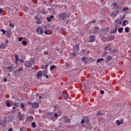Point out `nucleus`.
Instances as JSON below:
<instances>
[{"mask_svg": "<svg viewBox=\"0 0 131 131\" xmlns=\"http://www.w3.org/2000/svg\"><path fill=\"white\" fill-rule=\"evenodd\" d=\"M49 116H50L51 119L53 120V121H55L56 117H58L59 116L58 114H57L56 113H55V114H54V113H51L49 114Z\"/></svg>", "mask_w": 131, "mask_h": 131, "instance_id": "nucleus-1", "label": "nucleus"}, {"mask_svg": "<svg viewBox=\"0 0 131 131\" xmlns=\"http://www.w3.org/2000/svg\"><path fill=\"white\" fill-rule=\"evenodd\" d=\"M113 7L115 10H117V11H121V7L118 6V5H117V2H116L113 4Z\"/></svg>", "mask_w": 131, "mask_h": 131, "instance_id": "nucleus-2", "label": "nucleus"}, {"mask_svg": "<svg viewBox=\"0 0 131 131\" xmlns=\"http://www.w3.org/2000/svg\"><path fill=\"white\" fill-rule=\"evenodd\" d=\"M67 16L66 13H60L58 15V18H61L62 20H64ZM67 18H69V16H67Z\"/></svg>", "mask_w": 131, "mask_h": 131, "instance_id": "nucleus-3", "label": "nucleus"}, {"mask_svg": "<svg viewBox=\"0 0 131 131\" xmlns=\"http://www.w3.org/2000/svg\"><path fill=\"white\" fill-rule=\"evenodd\" d=\"M37 34H43V29L41 27H38L36 29Z\"/></svg>", "mask_w": 131, "mask_h": 131, "instance_id": "nucleus-4", "label": "nucleus"}, {"mask_svg": "<svg viewBox=\"0 0 131 131\" xmlns=\"http://www.w3.org/2000/svg\"><path fill=\"white\" fill-rule=\"evenodd\" d=\"M25 66L27 68H31V67H32V64H31V61H26Z\"/></svg>", "mask_w": 131, "mask_h": 131, "instance_id": "nucleus-5", "label": "nucleus"}, {"mask_svg": "<svg viewBox=\"0 0 131 131\" xmlns=\"http://www.w3.org/2000/svg\"><path fill=\"white\" fill-rule=\"evenodd\" d=\"M32 106L33 109H37V108H38L39 106V103L38 102H33Z\"/></svg>", "mask_w": 131, "mask_h": 131, "instance_id": "nucleus-6", "label": "nucleus"}, {"mask_svg": "<svg viewBox=\"0 0 131 131\" xmlns=\"http://www.w3.org/2000/svg\"><path fill=\"white\" fill-rule=\"evenodd\" d=\"M26 120L29 122H31L33 121V117L32 116H28L26 118Z\"/></svg>", "mask_w": 131, "mask_h": 131, "instance_id": "nucleus-7", "label": "nucleus"}, {"mask_svg": "<svg viewBox=\"0 0 131 131\" xmlns=\"http://www.w3.org/2000/svg\"><path fill=\"white\" fill-rule=\"evenodd\" d=\"M37 77L38 79H41V77H42V72L41 71H40L37 73Z\"/></svg>", "mask_w": 131, "mask_h": 131, "instance_id": "nucleus-8", "label": "nucleus"}, {"mask_svg": "<svg viewBox=\"0 0 131 131\" xmlns=\"http://www.w3.org/2000/svg\"><path fill=\"white\" fill-rule=\"evenodd\" d=\"M11 30H7L6 31V37H8V38H10L12 36V35L11 34Z\"/></svg>", "mask_w": 131, "mask_h": 131, "instance_id": "nucleus-9", "label": "nucleus"}, {"mask_svg": "<svg viewBox=\"0 0 131 131\" xmlns=\"http://www.w3.org/2000/svg\"><path fill=\"white\" fill-rule=\"evenodd\" d=\"M63 118L64 120L65 123H69V122H70V119H67V116H64L63 117Z\"/></svg>", "mask_w": 131, "mask_h": 131, "instance_id": "nucleus-10", "label": "nucleus"}, {"mask_svg": "<svg viewBox=\"0 0 131 131\" xmlns=\"http://www.w3.org/2000/svg\"><path fill=\"white\" fill-rule=\"evenodd\" d=\"M95 37H96V36H95V35L91 36L90 37V42H93V41H95Z\"/></svg>", "mask_w": 131, "mask_h": 131, "instance_id": "nucleus-11", "label": "nucleus"}, {"mask_svg": "<svg viewBox=\"0 0 131 131\" xmlns=\"http://www.w3.org/2000/svg\"><path fill=\"white\" fill-rule=\"evenodd\" d=\"M7 44L6 43H3L0 45V49H6L7 48Z\"/></svg>", "mask_w": 131, "mask_h": 131, "instance_id": "nucleus-12", "label": "nucleus"}, {"mask_svg": "<svg viewBox=\"0 0 131 131\" xmlns=\"http://www.w3.org/2000/svg\"><path fill=\"white\" fill-rule=\"evenodd\" d=\"M24 115L23 114H20L18 115V119L19 120H24Z\"/></svg>", "mask_w": 131, "mask_h": 131, "instance_id": "nucleus-13", "label": "nucleus"}, {"mask_svg": "<svg viewBox=\"0 0 131 131\" xmlns=\"http://www.w3.org/2000/svg\"><path fill=\"white\" fill-rule=\"evenodd\" d=\"M119 13H120V11L119 10H116V13H113L112 15L113 16V17H115L117 15H118V14H119Z\"/></svg>", "mask_w": 131, "mask_h": 131, "instance_id": "nucleus-14", "label": "nucleus"}, {"mask_svg": "<svg viewBox=\"0 0 131 131\" xmlns=\"http://www.w3.org/2000/svg\"><path fill=\"white\" fill-rule=\"evenodd\" d=\"M74 49L75 51H79V45H76L74 47Z\"/></svg>", "mask_w": 131, "mask_h": 131, "instance_id": "nucleus-15", "label": "nucleus"}, {"mask_svg": "<svg viewBox=\"0 0 131 131\" xmlns=\"http://www.w3.org/2000/svg\"><path fill=\"white\" fill-rule=\"evenodd\" d=\"M6 105L7 107H11V103L9 100L6 101Z\"/></svg>", "mask_w": 131, "mask_h": 131, "instance_id": "nucleus-16", "label": "nucleus"}, {"mask_svg": "<svg viewBox=\"0 0 131 131\" xmlns=\"http://www.w3.org/2000/svg\"><path fill=\"white\" fill-rule=\"evenodd\" d=\"M20 108H21L23 111H25L26 110V108H25V105L23 103L21 104Z\"/></svg>", "mask_w": 131, "mask_h": 131, "instance_id": "nucleus-17", "label": "nucleus"}, {"mask_svg": "<svg viewBox=\"0 0 131 131\" xmlns=\"http://www.w3.org/2000/svg\"><path fill=\"white\" fill-rule=\"evenodd\" d=\"M18 61H19V57L17 54H15V63L18 64Z\"/></svg>", "mask_w": 131, "mask_h": 131, "instance_id": "nucleus-18", "label": "nucleus"}, {"mask_svg": "<svg viewBox=\"0 0 131 131\" xmlns=\"http://www.w3.org/2000/svg\"><path fill=\"white\" fill-rule=\"evenodd\" d=\"M7 69H8L9 72H12V69H13V67L8 66L6 67Z\"/></svg>", "mask_w": 131, "mask_h": 131, "instance_id": "nucleus-19", "label": "nucleus"}, {"mask_svg": "<svg viewBox=\"0 0 131 131\" xmlns=\"http://www.w3.org/2000/svg\"><path fill=\"white\" fill-rule=\"evenodd\" d=\"M111 45H109L107 47H105V50L106 51H107V50L111 51Z\"/></svg>", "mask_w": 131, "mask_h": 131, "instance_id": "nucleus-20", "label": "nucleus"}, {"mask_svg": "<svg viewBox=\"0 0 131 131\" xmlns=\"http://www.w3.org/2000/svg\"><path fill=\"white\" fill-rule=\"evenodd\" d=\"M118 30L119 33H122V31H123V28L121 27L120 28H119Z\"/></svg>", "mask_w": 131, "mask_h": 131, "instance_id": "nucleus-21", "label": "nucleus"}, {"mask_svg": "<svg viewBox=\"0 0 131 131\" xmlns=\"http://www.w3.org/2000/svg\"><path fill=\"white\" fill-rule=\"evenodd\" d=\"M97 115H100L101 116L103 115V113L102 112V111H99L97 113Z\"/></svg>", "mask_w": 131, "mask_h": 131, "instance_id": "nucleus-22", "label": "nucleus"}, {"mask_svg": "<svg viewBox=\"0 0 131 131\" xmlns=\"http://www.w3.org/2000/svg\"><path fill=\"white\" fill-rule=\"evenodd\" d=\"M31 125L33 128L36 127V124H35V122H33L31 123Z\"/></svg>", "mask_w": 131, "mask_h": 131, "instance_id": "nucleus-23", "label": "nucleus"}, {"mask_svg": "<svg viewBox=\"0 0 131 131\" xmlns=\"http://www.w3.org/2000/svg\"><path fill=\"white\" fill-rule=\"evenodd\" d=\"M125 32H126L127 33H128V32H129V28L126 27L125 28Z\"/></svg>", "mask_w": 131, "mask_h": 131, "instance_id": "nucleus-24", "label": "nucleus"}, {"mask_svg": "<svg viewBox=\"0 0 131 131\" xmlns=\"http://www.w3.org/2000/svg\"><path fill=\"white\" fill-rule=\"evenodd\" d=\"M112 59V56H111V55H108L107 56V61H110Z\"/></svg>", "mask_w": 131, "mask_h": 131, "instance_id": "nucleus-25", "label": "nucleus"}, {"mask_svg": "<svg viewBox=\"0 0 131 131\" xmlns=\"http://www.w3.org/2000/svg\"><path fill=\"white\" fill-rule=\"evenodd\" d=\"M101 61H104V58H99V59H97V63H100V62H101Z\"/></svg>", "mask_w": 131, "mask_h": 131, "instance_id": "nucleus-26", "label": "nucleus"}, {"mask_svg": "<svg viewBox=\"0 0 131 131\" xmlns=\"http://www.w3.org/2000/svg\"><path fill=\"white\" fill-rule=\"evenodd\" d=\"M55 68H56L55 66H54V65L50 67V70H51V71H53V70H54V69H55Z\"/></svg>", "mask_w": 131, "mask_h": 131, "instance_id": "nucleus-27", "label": "nucleus"}, {"mask_svg": "<svg viewBox=\"0 0 131 131\" xmlns=\"http://www.w3.org/2000/svg\"><path fill=\"white\" fill-rule=\"evenodd\" d=\"M116 123L117 124V125H120V124H121V123H123V122H119V120H117L116 121Z\"/></svg>", "mask_w": 131, "mask_h": 131, "instance_id": "nucleus-28", "label": "nucleus"}, {"mask_svg": "<svg viewBox=\"0 0 131 131\" xmlns=\"http://www.w3.org/2000/svg\"><path fill=\"white\" fill-rule=\"evenodd\" d=\"M125 23H127V20H125L123 21V26H126V24Z\"/></svg>", "mask_w": 131, "mask_h": 131, "instance_id": "nucleus-29", "label": "nucleus"}, {"mask_svg": "<svg viewBox=\"0 0 131 131\" xmlns=\"http://www.w3.org/2000/svg\"><path fill=\"white\" fill-rule=\"evenodd\" d=\"M22 43L24 46H27V41H25V40H23L22 41Z\"/></svg>", "mask_w": 131, "mask_h": 131, "instance_id": "nucleus-30", "label": "nucleus"}, {"mask_svg": "<svg viewBox=\"0 0 131 131\" xmlns=\"http://www.w3.org/2000/svg\"><path fill=\"white\" fill-rule=\"evenodd\" d=\"M1 31L3 32V34H6V30L5 29H2L1 30Z\"/></svg>", "mask_w": 131, "mask_h": 131, "instance_id": "nucleus-31", "label": "nucleus"}, {"mask_svg": "<svg viewBox=\"0 0 131 131\" xmlns=\"http://www.w3.org/2000/svg\"><path fill=\"white\" fill-rule=\"evenodd\" d=\"M115 23H117V24H121V23L119 22V21L118 20V19H116Z\"/></svg>", "mask_w": 131, "mask_h": 131, "instance_id": "nucleus-32", "label": "nucleus"}, {"mask_svg": "<svg viewBox=\"0 0 131 131\" xmlns=\"http://www.w3.org/2000/svg\"><path fill=\"white\" fill-rule=\"evenodd\" d=\"M35 19L36 20V21H39V18H38V16L37 15H36L35 16Z\"/></svg>", "mask_w": 131, "mask_h": 131, "instance_id": "nucleus-33", "label": "nucleus"}, {"mask_svg": "<svg viewBox=\"0 0 131 131\" xmlns=\"http://www.w3.org/2000/svg\"><path fill=\"white\" fill-rule=\"evenodd\" d=\"M117 32V28H116L115 30H113L112 33H116Z\"/></svg>", "mask_w": 131, "mask_h": 131, "instance_id": "nucleus-34", "label": "nucleus"}, {"mask_svg": "<svg viewBox=\"0 0 131 131\" xmlns=\"http://www.w3.org/2000/svg\"><path fill=\"white\" fill-rule=\"evenodd\" d=\"M64 96H65V99H68V98H69V94H66Z\"/></svg>", "mask_w": 131, "mask_h": 131, "instance_id": "nucleus-35", "label": "nucleus"}, {"mask_svg": "<svg viewBox=\"0 0 131 131\" xmlns=\"http://www.w3.org/2000/svg\"><path fill=\"white\" fill-rule=\"evenodd\" d=\"M18 104H19L18 103H14V106H16V107H19V106L18 105Z\"/></svg>", "mask_w": 131, "mask_h": 131, "instance_id": "nucleus-36", "label": "nucleus"}, {"mask_svg": "<svg viewBox=\"0 0 131 131\" xmlns=\"http://www.w3.org/2000/svg\"><path fill=\"white\" fill-rule=\"evenodd\" d=\"M47 20H48V22H51V18H50V17H47Z\"/></svg>", "mask_w": 131, "mask_h": 131, "instance_id": "nucleus-37", "label": "nucleus"}, {"mask_svg": "<svg viewBox=\"0 0 131 131\" xmlns=\"http://www.w3.org/2000/svg\"><path fill=\"white\" fill-rule=\"evenodd\" d=\"M85 59H86V58L85 57H83L82 59L81 60L83 61H85Z\"/></svg>", "mask_w": 131, "mask_h": 131, "instance_id": "nucleus-38", "label": "nucleus"}, {"mask_svg": "<svg viewBox=\"0 0 131 131\" xmlns=\"http://www.w3.org/2000/svg\"><path fill=\"white\" fill-rule=\"evenodd\" d=\"M23 70V69L21 68H19L18 69V72H20L21 71Z\"/></svg>", "mask_w": 131, "mask_h": 131, "instance_id": "nucleus-39", "label": "nucleus"}, {"mask_svg": "<svg viewBox=\"0 0 131 131\" xmlns=\"http://www.w3.org/2000/svg\"><path fill=\"white\" fill-rule=\"evenodd\" d=\"M72 55L73 56V57H75L76 56V53H75V52H73L72 53Z\"/></svg>", "mask_w": 131, "mask_h": 131, "instance_id": "nucleus-40", "label": "nucleus"}, {"mask_svg": "<svg viewBox=\"0 0 131 131\" xmlns=\"http://www.w3.org/2000/svg\"><path fill=\"white\" fill-rule=\"evenodd\" d=\"M9 26L10 27H12L13 28H14V25H13V24H10V25H9Z\"/></svg>", "mask_w": 131, "mask_h": 131, "instance_id": "nucleus-41", "label": "nucleus"}, {"mask_svg": "<svg viewBox=\"0 0 131 131\" xmlns=\"http://www.w3.org/2000/svg\"><path fill=\"white\" fill-rule=\"evenodd\" d=\"M17 72H18V70H16L15 71H14V74H17Z\"/></svg>", "mask_w": 131, "mask_h": 131, "instance_id": "nucleus-42", "label": "nucleus"}, {"mask_svg": "<svg viewBox=\"0 0 131 131\" xmlns=\"http://www.w3.org/2000/svg\"><path fill=\"white\" fill-rule=\"evenodd\" d=\"M23 37H19V38H18V40H19V41H22V39H23Z\"/></svg>", "mask_w": 131, "mask_h": 131, "instance_id": "nucleus-43", "label": "nucleus"}, {"mask_svg": "<svg viewBox=\"0 0 131 131\" xmlns=\"http://www.w3.org/2000/svg\"><path fill=\"white\" fill-rule=\"evenodd\" d=\"M104 91H103V90H102V91H100V94H101V95H104Z\"/></svg>", "mask_w": 131, "mask_h": 131, "instance_id": "nucleus-44", "label": "nucleus"}, {"mask_svg": "<svg viewBox=\"0 0 131 131\" xmlns=\"http://www.w3.org/2000/svg\"><path fill=\"white\" fill-rule=\"evenodd\" d=\"M127 10H128V8H123V9L124 12H125V11H127Z\"/></svg>", "mask_w": 131, "mask_h": 131, "instance_id": "nucleus-45", "label": "nucleus"}, {"mask_svg": "<svg viewBox=\"0 0 131 131\" xmlns=\"http://www.w3.org/2000/svg\"><path fill=\"white\" fill-rule=\"evenodd\" d=\"M49 18H50V19H54V15H51L49 17Z\"/></svg>", "mask_w": 131, "mask_h": 131, "instance_id": "nucleus-46", "label": "nucleus"}, {"mask_svg": "<svg viewBox=\"0 0 131 131\" xmlns=\"http://www.w3.org/2000/svg\"><path fill=\"white\" fill-rule=\"evenodd\" d=\"M4 82H7V78L5 77L4 78Z\"/></svg>", "mask_w": 131, "mask_h": 131, "instance_id": "nucleus-47", "label": "nucleus"}, {"mask_svg": "<svg viewBox=\"0 0 131 131\" xmlns=\"http://www.w3.org/2000/svg\"><path fill=\"white\" fill-rule=\"evenodd\" d=\"M81 123H82V124H83V123H84V120H82Z\"/></svg>", "mask_w": 131, "mask_h": 131, "instance_id": "nucleus-48", "label": "nucleus"}, {"mask_svg": "<svg viewBox=\"0 0 131 131\" xmlns=\"http://www.w3.org/2000/svg\"><path fill=\"white\" fill-rule=\"evenodd\" d=\"M93 29H95L96 30H97V29H98V27H95Z\"/></svg>", "mask_w": 131, "mask_h": 131, "instance_id": "nucleus-49", "label": "nucleus"}, {"mask_svg": "<svg viewBox=\"0 0 131 131\" xmlns=\"http://www.w3.org/2000/svg\"><path fill=\"white\" fill-rule=\"evenodd\" d=\"M3 9L0 8V14H2V12H3Z\"/></svg>", "mask_w": 131, "mask_h": 131, "instance_id": "nucleus-50", "label": "nucleus"}, {"mask_svg": "<svg viewBox=\"0 0 131 131\" xmlns=\"http://www.w3.org/2000/svg\"><path fill=\"white\" fill-rule=\"evenodd\" d=\"M45 34L47 35H48V31H45Z\"/></svg>", "mask_w": 131, "mask_h": 131, "instance_id": "nucleus-51", "label": "nucleus"}, {"mask_svg": "<svg viewBox=\"0 0 131 131\" xmlns=\"http://www.w3.org/2000/svg\"><path fill=\"white\" fill-rule=\"evenodd\" d=\"M45 77H46V78H49V76L47 75H45Z\"/></svg>", "mask_w": 131, "mask_h": 131, "instance_id": "nucleus-52", "label": "nucleus"}, {"mask_svg": "<svg viewBox=\"0 0 131 131\" xmlns=\"http://www.w3.org/2000/svg\"><path fill=\"white\" fill-rule=\"evenodd\" d=\"M8 42H9V40H6L5 41V43H6V45H7V43H8Z\"/></svg>", "mask_w": 131, "mask_h": 131, "instance_id": "nucleus-53", "label": "nucleus"}, {"mask_svg": "<svg viewBox=\"0 0 131 131\" xmlns=\"http://www.w3.org/2000/svg\"><path fill=\"white\" fill-rule=\"evenodd\" d=\"M19 61L21 63H23V62H24V61L22 59H20Z\"/></svg>", "mask_w": 131, "mask_h": 131, "instance_id": "nucleus-54", "label": "nucleus"}, {"mask_svg": "<svg viewBox=\"0 0 131 131\" xmlns=\"http://www.w3.org/2000/svg\"><path fill=\"white\" fill-rule=\"evenodd\" d=\"M48 53H49V52H44V54H45V55H48Z\"/></svg>", "mask_w": 131, "mask_h": 131, "instance_id": "nucleus-55", "label": "nucleus"}, {"mask_svg": "<svg viewBox=\"0 0 131 131\" xmlns=\"http://www.w3.org/2000/svg\"><path fill=\"white\" fill-rule=\"evenodd\" d=\"M20 131H23V128L20 127Z\"/></svg>", "mask_w": 131, "mask_h": 131, "instance_id": "nucleus-56", "label": "nucleus"}, {"mask_svg": "<svg viewBox=\"0 0 131 131\" xmlns=\"http://www.w3.org/2000/svg\"><path fill=\"white\" fill-rule=\"evenodd\" d=\"M90 34H91V33H95V32H93V31H91L90 32Z\"/></svg>", "mask_w": 131, "mask_h": 131, "instance_id": "nucleus-57", "label": "nucleus"}, {"mask_svg": "<svg viewBox=\"0 0 131 131\" xmlns=\"http://www.w3.org/2000/svg\"><path fill=\"white\" fill-rule=\"evenodd\" d=\"M12 109H13V110H15V109H16V107L13 106V107H12Z\"/></svg>", "mask_w": 131, "mask_h": 131, "instance_id": "nucleus-58", "label": "nucleus"}, {"mask_svg": "<svg viewBox=\"0 0 131 131\" xmlns=\"http://www.w3.org/2000/svg\"><path fill=\"white\" fill-rule=\"evenodd\" d=\"M20 113H21V112H19L18 113V115H20Z\"/></svg>", "mask_w": 131, "mask_h": 131, "instance_id": "nucleus-59", "label": "nucleus"}, {"mask_svg": "<svg viewBox=\"0 0 131 131\" xmlns=\"http://www.w3.org/2000/svg\"><path fill=\"white\" fill-rule=\"evenodd\" d=\"M92 22H93V23H95L96 22V21L95 20H93Z\"/></svg>", "mask_w": 131, "mask_h": 131, "instance_id": "nucleus-60", "label": "nucleus"}, {"mask_svg": "<svg viewBox=\"0 0 131 131\" xmlns=\"http://www.w3.org/2000/svg\"><path fill=\"white\" fill-rule=\"evenodd\" d=\"M39 99H41V96H39Z\"/></svg>", "mask_w": 131, "mask_h": 131, "instance_id": "nucleus-61", "label": "nucleus"}, {"mask_svg": "<svg viewBox=\"0 0 131 131\" xmlns=\"http://www.w3.org/2000/svg\"><path fill=\"white\" fill-rule=\"evenodd\" d=\"M50 34H52V32H50Z\"/></svg>", "mask_w": 131, "mask_h": 131, "instance_id": "nucleus-62", "label": "nucleus"}, {"mask_svg": "<svg viewBox=\"0 0 131 131\" xmlns=\"http://www.w3.org/2000/svg\"><path fill=\"white\" fill-rule=\"evenodd\" d=\"M67 24H68V21H67Z\"/></svg>", "mask_w": 131, "mask_h": 131, "instance_id": "nucleus-63", "label": "nucleus"}, {"mask_svg": "<svg viewBox=\"0 0 131 131\" xmlns=\"http://www.w3.org/2000/svg\"><path fill=\"white\" fill-rule=\"evenodd\" d=\"M8 75H10V73H8Z\"/></svg>", "mask_w": 131, "mask_h": 131, "instance_id": "nucleus-64", "label": "nucleus"}]
</instances>
